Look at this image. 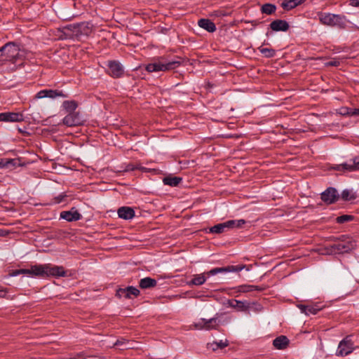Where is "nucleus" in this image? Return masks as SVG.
Masks as SVG:
<instances>
[{
  "label": "nucleus",
  "instance_id": "f257e3e1",
  "mask_svg": "<svg viewBox=\"0 0 359 359\" xmlns=\"http://www.w3.org/2000/svg\"><path fill=\"white\" fill-rule=\"evenodd\" d=\"M356 241L347 235H342L337 238L334 243L327 248V254L347 253L355 249Z\"/></svg>",
  "mask_w": 359,
  "mask_h": 359
},
{
  "label": "nucleus",
  "instance_id": "f03ea898",
  "mask_svg": "<svg viewBox=\"0 0 359 359\" xmlns=\"http://www.w3.org/2000/svg\"><path fill=\"white\" fill-rule=\"evenodd\" d=\"M317 15L320 22L325 26L345 29L349 22L344 15L323 12H318Z\"/></svg>",
  "mask_w": 359,
  "mask_h": 359
},
{
  "label": "nucleus",
  "instance_id": "7ed1b4c3",
  "mask_svg": "<svg viewBox=\"0 0 359 359\" xmlns=\"http://www.w3.org/2000/svg\"><path fill=\"white\" fill-rule=\"evenodd\" d=\"M0 56L3 60L15 62L24 57V50L15 42H8L0 48Z\"/></svg>",
  "mask_w": 359,
  "mask_h": 359
},
{
  "label": "nucleus",
  "instance_id": "20e7f679",
  "mask_svg": "<svg viewBox=\"0 0 359 359\" xmlns=\"http://www.w3.org/2000/svg\"><path fill=\"white\" fill-rule=\"evenodd\" d=\"M181 65L179 60H166L161 57L145 66V69L149 72H166L175 69Z\"/></svg>",
  "mask_w": 359,
  "mask_h": 359
},
{
  "label": "nucleus",
  "instance_id": "39448f33",
  "mask_svg": "<svg viewBox=\"0 0 359 359\" xmlns=\"http://www.w3.org/2000/svg\"><path fill=\"white\" fill-rule=\"evenodd\" d=\"M66 29L71 32L72 36L77 40L83 37L88 36L92 32V26L90 23L83 22L81 23L69 25Z\"/></svg>",
  "mask_w": 359,
  "mask_h": 359
},
{
  "label": "nucleus",
  "instance_id": "423d86ee",
  "mask_svg": "<svg viewBox=\"0 0 359 359\" xmlns=\"http://www.w3.org/2000/svg\"><path fill=\"white\" fill-rule=\"evenodd\" d=\"M68 271H14L10 274L11 276H16L19 274H24L28 277L46 278L50 276L55 277H64L67 276Z\"/></svg>",
  "mask_w": 359,
  "mask_h": 359
},
{
  "label": "nucleus",
  "instance_id": "0eeeda50",
  "mask_svg": "<svg viewBox=\"0 0 359 359\" xmlns=\"http://www.w3.org/2000/svg\"><path fill=\"white\" fill-rule=\"evenodd\" d=\"M246 223L245 219H231L228 220L223 223H219L209 229V232L211 233H222L227 229H232L235 228H240Z\"/></svg>",
  "mask_w": 359,
  "mask_h": 359
},
{
  "label": "nucleus",
  "instance_id": "6e6552de",
  "mask_svg": "<svg viewBox=\"0 0 359 359\" xmlns=\"http://www.w3.org/2000/svg\"><path fill=\"white\" fill-rule=\"evenodd\" d=\"M219 325V322L216 318L210 319L201 318L198 322L194 323L191 327L196 330H210L217 329Z\"/></svg>",
  "mask_w": 359,
  "mask_h": 359
},
{
  "label": "nucleus",
  "instance_id": "1a4fd4ad",
  "mask_svg": "<svg viewBox=\"0 0 359 359\" xmlns=\"http://www.w3.org/2000/svg\"><path fill=\"white\" fill-rule=\"evenodd\" d=\"M83 123V119L80 113L77 111L68 113L62 119V123L68 127L81 126Z\"/></svg>",
  "mask_w": 359,
  "mask_h": 359
},
{
  "label": "nucleus",
  "instance_id": "9d476101",
  "mask_svg": "<svg viewBox=\"0 0 359 359\" xmlns=\"http://www.w3.org/2000/svg\"><path fill=\"white\" fill-rule=\"evenodd\" d=\"M353 343L349 338L346 337L340 341L336 355L338 356H344L350 354L353 351Z\"/></svg>",
  "mask_w": 359,
  "mask_h": 359
},
{
  "label": "nucleus",
  "instance_id": "9b49d317",
  "mask_svg": "<svg viewBox=\"0 0 359 359\" xmlns=\"http://www.w3.org/2000/svg\"><path fill=\"white\" fill-rule=\"evenodd\" d=\"M108 74L114 78H120L124 74L123 65L117 61L111 60L107 62Z\"/></svg>",
  "mask_w": 359,
  "mask_h": 359
},
{
  "label": "nucleus",
  "instance_id": "f8f14e48",
  "mask_svg": "<svg viewBox=\"0 0 359 359\" xmlns=\"http://www.w3.org/2000/svg\"><path fill=\"white\" fill-rule=\"evenodd\" d=\"M24 121V116L18 112L0 113V121L2 122H21Z\"/></svg>",
  "mask_w": 359,
  "mask_h": 359
},
{
  "label": "nucleus",
  "instance_id": "ddd939ff",
  "mask_svg": "<svg viewBox=\"0 0 359 359\" xmlns=\"http://www.w3.org/2000/svg\"><path fill=\"white\" fill-rule=\"evenodd\" d=\"M60 217L67 222H75L80 220L82 218V215L75 208H72L68 211L61 212Z\"/></svg>",
  "mask_w": 359,
  "mask_h": 359
},
{
  "label": "nucleus",
  "instance_id": "4468645a",
  "mask_svg": "<svg viewBox=\"0 0 359 359\" xmlns=\"http://www.w3.org/2000/svg\"><path fill=\"white\" fill-rule=\"evenodd\" d=\"M338 198L337 191L335 188L329 187L321 194V199L327 204L334 203Z\"/></svg>",
  "mask_w": 359,
  "mask_h": 359
},
{
  "label": "nucleus",
  "instance_id": "2eb2a0df",
  "mask_svg": "<svg viewBox=\"0 0 359 359\" xmlns=\"http://www.w3.org/2000/svg\"><path fill=\"white\" fill-rule=\"evenodd\" d=\"M140 294V290L133 286H129L126 288H121L117 291V295L119 297H125L130 299L132 297H137Z\"/></svg>",
  "mask_w": 359,
  "mask_h": 359
},
{
  "label": "nucleus",
  "instance_id": "dca6fc26",
  "mask_svg": "<svg viewBox=\"0 0 359 359\" xmlns=\"http://www.w3.org/2000/svg\"><path fill=\"white\" fill-rule=\"evenodd\" d=\"M269 26L274 32H286L290 27L288 22L284 20H273Z\"/></svg>",
  "mask_w": 359,
  "mask_h": 359
},
{
  "label": "nucleus",
  "instance_id": "f3484780",
  "mask_svg": "<svg viewBox=\"0 0 359 359\" xmlns=\"http://www.w3.org/2000/svg\"><path fill=\"white\" fill-rule=\"evenodd\" d=\"M117 213L120 218L126 220L131 219L135 217L134 210L132 208L128 206L119 208L118 209Z\"/></svg>",
  "mask_w": 359,
  "mask_h": 359
},
{
  "label": "nucleus",
  "instance_id": "a211bd4d",
  "mask_svg": "<svg viewBox=\"0 0 359 359\" xmlns=\"http://www.w3.org/2000/svg\"><path fill=\"white\" fill-rule=\"evenodd\" d=\"M198 26L210 33H212L216 30V25L209 19L201 18L198 21Z\"/></svg>",
  "mask_w": 359,
  "mask_h": 359
},
{
  "label": "nucleus",
  "instance_id": "6ab92c4d",
  "mask_svg": "<svg viewBox=\"0 0 359 359\" xmlns=\"http://www.w3.org/2000/svg\"><path fill=\"white\" fill-rule=\"evenodd\" d=\"M218 271H210V273H204L196 275V276H194V277L190 282V284H193V285H201L205 283L207 277H208L210 275H215Z\"/></svg>",
  "mask_w": 359,
  "mask_h": 359
},
{
  "label": "nucleus",
  "instance_id": "aec40b11",
  "mask_svg": "<svg viewBox=\"0 0 359 359\" xmlns=\"http://www.w3.org/2000/svg\"><path fill=\"white\" fill-rule=\"evenodd\" d=\"M289 344V339L283 335L276 337L273 341V345L277 349H285Z\"/></svg>",
  "mask_w": 359,
  "mask_h": 359
},
{
  "label": "nucleus",
  "instance_id": "412c9836",
  "mask_svg": "<svg viewBox=\"0 0 359 359\" xmlns=\"http://www.w3.org/2000/svg\"><path fill=\"white\" fill-rule=\"evenodd\" d=\"M306 0H283L281 7L286 11H290L304 3Z\"/></svg>",
  "mask_w": 359,
  "mask_h": 359
},
{
  "label": "nucleus",
  "instance_id": "4be33fe9",
  "mask_svg": "<svg viewBox=\"0 0 359 359\" xmlns=\"http://www.w3.org/2000/svg\"><path fill=\"white\" fill-rule=\"evenodd\" d=\"M332 169L343 172H353L352 159L348 162L335 165L332 167Z\"/></svg>",
  "mask_w": 359,
  "mask_h": 359
},
{
  "label": "nucleus",
  "instance_id": "5701e85b",
  "mask_svg": "<svg viewBox=\"0 0 359 359\" xmlns=\"http://www.w3.org/2000/svg\"><path fill=\"white\" fill-rule=\"evenodd\" d=\"M156 285V280L154 278L147 277L140 280V287L142 289H147L155 287Z\"/></svg>",
  "mask_w": 359,
  "mask_h": 359
},
{
  "label": "nucleus",
  "instance_id": "b1692460",
  "mask_svg": "<svg viewBox=\"0 0 359 359\" xmlns=\"http://www.w3.org/2000/svg\"><path fill=\"white\" fill-rule=\"evenodd\" d=\"M78 107L74 100H66L62 103V107L67 113L74 112Z\"/></svg>",
  "mask_w": 359,
  "mask_h": 359
},
{
  "label": "nucleus",
  "instance_id": "393cba45",
  "mask_svg": "<svg viewBox=\"0 0 359 359\" xmlns=\"http://www.w3.org/2000/svg\"><path fill=\"white\" fill-rule=\"evenodd\" d=\"M182 180V179L179 177H167L163 179V182L165 185L177 187Z\"/></svg>",
  "mask_w": 359,
  "mask_h": 359
},
{
  "label": "nucleus",
  "instance_id": "a878e982",
  "mask_svg": "<svg viewBox=\"0 0 359 359\" xmlns=\"http://www.w3.org/2000/svg\"><path fill=\"white\" fill-rule=\"evenodd\" d=\"M207 346H208V348L211 349L215 351L219 348L222 349V348L227 346L228 341L225 340L224 341H223L222 340H221L219 342L214 341L212 343H208Z\"/></svg>",
  "mask_w": 359,
  "mask_h": 359
},
{
  "label": "nucleus",
  "instance_id": "bb28decb",
  "mask_svg": "<svg viewBox=\"0 0 359 359\" xmlns=\"http://www.w3.org/2000/svg\"><path fill=\"white\" fill-rule=\"evenodd\" d=\"M276 10V6L272 4H264L261 7V11L262 13H265L267 15H271L275 13Z\"/></svg>",
  "mask_w": 359,
  "mask_h": 359
},
{
  "label": "nucleus",
  "instance_id": "cd10ccee",
  "mask_svg": "<svg viewBox=\"0 0 359 359\" xmlns=\"http://www.w3.org/2000/svg\"><path fill=\"white\" fill-rule=\"evenodd\" d=\"M259 51L266 58L273 57L276 55V50L273 48H264L259 46L258 48Z\"/></svg>",
  "mask_w": 359,
  "mask_h": 359
},
{
  "label": "nucleus",
  "instance_id": "c85d7f7f",
  "mask_svg": "<svg viewBox=\"0 0 359 359\" xmlns=\"http://www.w3.org/2000/svg\"><path fill=\"white\" fill-rule=\"evenodd\" d=\"M299 308L300 309L301 311L304 313L306 315L316 314L319 311V309L312 306L299 305Z\"/></svg>",
  "mask_w": 359,
  "mask_h": 359
},
{
  "label": "nucleus",
  "instance_id": "c756f323",
  "mask_svg": "<svg viewBox=\"0 0 359 359\" xmlns=\"http://www.w3.org/2000/svg\"><path fill=\"white\" fill-rule=\"evenodd\" d=\"M57 97H66L67 95L62 90L47 89V97L54 99Z\"/></svg>",
  "mask_w": 359,
  "mask_h": 359
},
{
  "label": "nucleus",
  "instance_id": "7c9ffc66",
  "mask_svg": "<svg viewBox=\"0 0 359 359\" xmlns=\"http://www.w3.org/2000/svg\"><path fill=\"white\" fill-rule=\"evenodd\" d=\"M353 219V216L351 215H343L337 217L336 221L339 224H343Z\"/></svg>",
  "mask_w": 359,
  "mask_h": 359
},
{
  "label": "nucleus",
  "instance_id": "2f4dec72",
  "mask_svg": "<svg viewBox=\"0 0 359 359\" xmlns=\"http://www.w3.org/2000/svg\"><path fill=\"white\" fill-rule=\"evenodd\" d=\"M352 109L347 107H343L339 109L338 113L342 116H352Z\"/></svg>",
  "mask_w": 359,
  "mask_h": 359
},
{
  "label": "nucleus",
  "instance_id": "473e14b6",
  "mask_svg": "<svg viewBox=\"0 0 359 359\" xmlns=\"http://www.w3.org/2000/svg\"><path fill=\"white\" fill-rule=\"evenodd\" d=\"M214 269H250L248 266L244 264H238L236 266H229L226 267H216Z\"/></svg>",
  "mask_w": 359,
  "mask_h": 359
},
{
  "label": "nucleus",
  "instance_id": "72a5a7b5",
  "mask_svg": "<svg viewBox=\"0 0 359 359\" xmlns=\"http://www.w3.org/2000/svg\"><path fill=\"white\" fill-rule=\"evenodd\" d=\"M341 198L345 201H349L355 198V196L351 191L344 189L341 193Z\"/></svg>",
  "mask_w": 359,
  "mask_h": 359
},
{
  "label": "nucleus",
  "instance_id": "f704fd0d",
  "mask_svg": "<svg viewBox=\"0 0 359 359\" xmlns=\"http://www.w3.org/2000/svg\"><path fill=\"white\" fill-rule=\"evenodd\" d=\"M31 269H57V270H59V269H62V267L61 266H53V267H50V266H32Z\"/></svg>",
  "mask_w": 359,
  "mask_h": 359
},
{
  "label": "nucleus",
  "instance_id": "c9c22d12",
  "mask_svg": "<svg viewBox=\"0 0 359 359\" xmlns=\"http://www.w3.org/2000/svg\"><path fill=\"white\" fill-rule=\"evenodd\" d=\"M255 288V287L253 285H241L239 287V292H248L254 290Z\"/></svg>",
  "mask_w": 359,
  "mask_h": 359
},
{
  "label": "nucleus",
  "instance_id": "e433bc0d",
  "mask_svg": "<svg viewBox=\"0 0 359 359\" xmlns=\"http://www.w3.org/2000/svg\"><path fill=\"white\" fill-rule=\"evenodd\" d=\"M13 159H3L0 158V168L7 167L10 163L13 162Z\"/></svg>",
  "mask_w": 359,
  "mask_h": 359
},
{
  "label": "nucleus",
  "instance_id": "4c0bfd02",
  "mask_svg": "<svg viewBox=\"0 0 359 359\" xmlns=\"http://www.w3.org/2000/svg\"><path fill=\"white\" fill-rule=\"evenodd\" d=\"M47 97V89L39 91L36 95V98L42 99Z\"/></svg>",
  "mask_w": 359,
  "mask_h": 359
},
{
  "label": "nucleus",
  "instance_id": "58836bf2",
  "mask_svg": "<svg viewBox=\"0 0 359 359\" xmlns=\"http://www.w3.org/2000/svg\"><path fill=\"white\" fill-rule=\"evenodd\" d=\"M353 171L359 170V157L352 159Z\"/></svg>",
  "mask_w": 359,
  "mask_h": 359
},
{
  "label": "nucleus",
  "instance_id": "ea45409f",
  "mask_svg": "<svg viewBox=\"0 0 359 359\" xmlns=\"http://www.w3.org/2000/svg\"><path fill=\"white\" fill-rule=\"evenodd\" d=\"M65 197V195L64 194H60L58 195L57 196L55 197L54 200H55V203H61L63 200H64V198Z\"/></svg>",
  "mask_w": 359,
  "mask_h": 359
},
{
  "label": "nucleus",
  "instance_id": "a19ab883",
  "mask_svg": "<svg viewBox=\"0 0 359 359\" xmlns=\"http://www.w3.org/2000/svg\"><path fill=\"white\" fill-rule=\"evenodd\" d=\"M339 65V62L337 60H332L326 63V66L337 67Z\"/></svg>",
  "mask_w": 359,
  "mask_h": 359
},
{
  "label": "nucleus",
  "instance_id": "79ce46f5",
  "mask_svg": "<svg viewBox=\"0 0 359 359\" xmlns=\"http://www.w3.org/2000/svg\"><path fill=\"white\" fill-rule=\"evenodd\" d=\"M349 4L353 7L359 8V0H350Z\"/></svg>",
  "mask_w": 359,
  "mask_h": 359
},
{
  "label": "nucleus",
  "instance_id": "37998d69",
  "mask_svg": "<svg viewBox=\"0 0 359 359\" xmlns=\"http://www.w3.org/2000/svg\"><path fill=\"white\" fill-rule=\"evenodd\" d=\"M351 113L352 116H359V109L353 108Z\"/></svg>",
  "mask_w": 359,
  "mask_h": 359
},
{
  "label": "nucleus",
  "instance_id": "c03bdc74",
  "mask_svg": "<svg viewBox=\"0 0 359 359\" xmlns=\"http://www.w3.org/2000/svg\"><path fill=\"white\" fill-rule=\"evenodd\" d=\"M124 343V340L123 339H121V340H116V341L114 343V346H119V345H122Z\"/></svg>",
  "mask_w": 359,
  "mask_h": 359
},
{
  "label": "nucleus",
  "instance_id": "a18cd8bd",
  "mask_svg": "<svg viewBox=\"0 0 359 359\" xmlns=\"http://www.w3.org/2000/svg\"><path fill=\"white\" fill-rule=\"evenodd\" d=\"M285 265H286L285 263L280 262V263L276 264L275 266H273L271 269H275L276 268H277L278 266H283L285 267Z\"/></svg>",
  "mask_w": 359,
  "mask_h": 359
},
{
  "label": "nucleus",
  "instance_id": "49530a36",
  "mask_svg": "<svg viewBox=\"0 0 359 359\" xmlns=\"http://www.w3.org/2000/svg\"><path fill=\"white\" fill-rule=\"evenodd\" d=\"M215 15L216 16L225 15L222 11H215Z\"/></svg>",
  "mask_w": 359,
  "mask_h": 359
},
{
  "label": "nucleus",
  "instance_id": "de8ad7c7",
  "mask_svg": "<svg viewBox=\"0 0 359 359\" xmlns=\"http://www.w3.org/2000/svg\"><path fill=\"white\" fill-rule=\"evenodd\" d=\"M6 295V291L0 290V298L4 297Z\"/></svg>",
  "mask_w": 359,
  "mask_h": 359
},
{
  "label": "nucleus",
  "instance_id": "09e8293b",
  "mask_svg": "<svg viewBox=\"0 0 359 359\" xmlns=\"http://www.w3.org/2000/svg\"><path fill=\"white\" fill-rule=\"evenodd\" d=\"M135 169H136L135 168H134L133 166H128V170H134Z\"/></svg>",
  "mask_w": 359,
  "mask_h": 359
},
{
  "label": "nucleus",
  "instance_id": "8fccbe9b",
  "mask_svg": "<svg viewBox=\"0 0 359 359\" xmlns=\"http://www.w3.org/2000/svg\"><path fill=\"white\" fill-rule=\"evenodd\" d=\"M19 131H20V133H22L23 132L22 130L20 129V128H19Z\"/></svg>",
  "mask_w": 359,
  "mask_h": 359
}]
</instances>
